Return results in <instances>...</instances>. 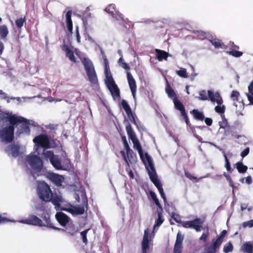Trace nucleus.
Returning a JSON list of instances; mask_svg holds the SVG:
<instances>
[{"label": "nucleus", "mask_w": 253, "mask_h": 253, "mask_svg": "<svg viewBox=\"0 0 253 253\" xmlns=\"http://www.w3.org/2000/svg\"><path fill=\"white\" fill-rule=\"evenodd\" d=\"M63 210L67 211L73 214L78 215L82 214L84 213V209L83 207H73L68 209H63Z\"/></svg>", "instance_id": "22"}, {"label": "nucleus", "mask_w": 253, "mask_h": 253, "mask_svg": "<svg viewBox=\"0 0 253 253\" xmlns=\"http://www.w3.org/2000/svg\"><path fill=\"white\" fill-rule=\"evenodd\" d=\"M121 65L122 67V68H123L125 69H129V68L127 64L125 62H122Z\"/></svg>", "instance_id": "58"}, {"label": "nucleus", "mask_w": 253, "mask_h": 253, "mask_svg": "<svg viewBox=\"0 0 253 253\" xmlns=\"http://www.w3.org/2000/svg\"><path fill=\"white\" fill-rule=\"evenodd\" d=\"M206 124L208 126H211L212 124V120L210 118H206L205 120Z\"/></svg>", "instance_id": "57"}, {"label": "nucleus", "mask_w": 253, "mask_h": 253, "mask_svg": "<svg viewBox=\"0 0 253 253\" xmlns=\"http://www.w3.org/2000/svg\"><path fill=\"white\" fill-rule=\"evenodd\" d=\"M122 140L124 142L125 149L127 148H128V147H129L128 144L126 141V137L125 136H123Z\"/></svg>", "instance_id": "51"}, {"label": "nucleus", "mask_w": 253, "mask_h": 253, "mask_svg": "<svg viewBox=\"0 0 253 253\" xmlns=\"http://www.w3.org/2000/svg\"><path fill=\"white\" fill-rule=\"evenodd\" d=\"M88 230H89V229H87V230H85L81 233V235L83 242L84 243H86L87 242V240L86 238V234Z\"/></svg>", "instance_id": "41"}, {"label": "nucleus", "mask_w": 253, "mask_h": 253, "mask_svg": "<svg viewBox=\"0 0 253 253\" xmlns=\"http://www.w3.org/2000/svg\"><path fill=\"white\" fill-rule=\"evenodd\" d=\"M63 198L60 195H58L57 194H53L52 193V199L51 201L53 204L55 205V209L56 210H58L60 207V204L61 203L63 202Z\"/></svg>", "instance_id": "20"}, {"label": "nucleus", "mask_w": 253, "mask_h": 253, "mask_svg": "<svg viewBox=\"0 0 253 253\" xmlns=\"http://www.w3.org/2000/svg\"><path fill=\"white\" fill-rule=\"evenodd\" d=\"M26 161L32 169L34 176L39 175L38 173L41 171L43 167L41 159L37 155L31 153L26 156Z\"/></svg>", "instance_id": "4"}, {"label": "nucleus", "mask_w": 253, "mask_h": 253, "mask_svg": "<svg viewBox=\"0 0 253 253\" xmlns=\"http://www.w3.org/2000/svg\"><path fill=\"white\" fill-rule=\"evenodd\" d=\"M199 38L200 39H203L204 38L206 33L203 31H200L199 32Z\"/></svg>", "instance_id": "59"}, {"label": "nucleus", "mask_w": 253, "mask_h": 253, "mask_svg": "<svg viewBox=\"0 0 253 253\" xmlns=\"http://www.w3.org/2000/svg\"><path fill=\"white\" fill-rule=\"evenodd\" d=\"M181 245L175 244L174 248V253H181Z\"/></svg>", "instance_id": "44"}, {"label": "nucleus", "mask_w": 253, "mask_h": 253, "mask_svg": "<svg viewBox=\"0 0 253 253\" xmlns=\"http://www.w3.org/2000/svg\"><path fill=\"white\" fill-rule=\"evenodd\" d=\"M6 154L12 157H17L26 152V148L18 145H8L5 149Z\"/></svg>", "instance_id": "11"}, {"label": "nucleus", "mask_w": 253, "mask_h": 253, "mask_svg": "<svg viewBox=\"0 0 253 253\" xmlns=\"http://www.w3.org/2000/svg\"><path fill=\"white\" fill-rule=\"evenodd\" d=\"M122 104L124 109L125 110L126 114L128 115V117H129L130 115L132 116L130 108L128 106V104L127 103V102L125 101H123L122 102Z\"/></svg>", "instance_id": "30"}, {"label": "nucleus", "mask_w": 253, "mask_h": 253, "mask_svg": "<svg viewBox=\"0 0 253 253\" xmlns=\"http://www.w3.org/2000/svg\"><path fill=\"white\" fill-rule=\"evenodd\" d=\"M8 34V29L5 25H0V38L4 39Z\"/></svg>", "instance_id": "27"}, {"label": "nucleus", "mask_w": 253, "mask_h": 253, "mask_svg": "<svg viewBox=\"0 0 253 253\" xmlns=\"http://www.w3.org/2000/svg\"><path fill=\"white\" fill-rule=\"evenodd\" d=\"M204 221L200 218H197L192 221H185L180 222L182 226L184 228L194 229L197 232H200L203 228L202 224Z\"/></svg>", "instance_id": "12"}, {"label": "nucleus", "mask_w": 253, "mask_h": 253, "mask_svg": "<svg viewBox=\"0 0 253 253\" xmlns=\"http://www.w3.org/2000/svg\"><path fill=\"white\" fill-rule=\"evenodd\" d=\"M226 231L223 230L222 232V233H221L220 236L219 237V238H220L222 239V238L224 237V236L226 235Z\"/></svg>", "instance_id": "62"}, {"label": "nucleus", "mask_w": 253, "mask_h": 253, "mask_svg": "<svg viewBox=\"0 0 253 253\" xmlns=\"http://www.w3.org/2000/svg\"><path fill=\"white\" fill-rule=\"evenodd\" d=\"M115 10V5L114 4H111L108 5L105 9V11L108 13L113 14L114 11Z\"/></svg>", "instance_id": "37"}, {"label": "nucleus", "mask_w": 253, "mask_h": 253, "mask_svg": "<svg viewBox=\"0 0 253 253\" xmlns=\"http://www.w3.org/2000/svg\"><path fill=\"white\" fill-rule=\"evenodd\" d=\"M211 43L215 46V47L217 48L219 47L221 43L218 40H212L210 41Z\"/></svg>", "instance_id": "45"}, {"label": "nucleus", "mask_w": 253, "mask_h": 253, "mask_svg": "<svg viewBox=\"0 0 253 253\" xmlns=\"http://www.w3.org/2000/svg\"><path fill=\"white\" fill-rule=\"evenodd\" d=\"M154 236V234L153 236L150 235V231L149 229L147 228L144 230L143 240L141 242L142 253H149L151 251L152 248L151 242Z\"/></svg>", "instance_id": "8"}, {"label": "nucleus", "mask_w": 253, "mask_h": 253, "mask_svg": "<svg viewBox=\"0 0 253 253\" xmlns=\"http://www.w3.org/2000/svg\"><path fill=\"white\" fill-rule=\"evenodd\" d=\"M249 90L253 89V81L250 84L249 86H248Z\"/></svg>", "instance_id": "64"}, {"label": "nucleus", "mask_w": 253, "mask_h": 253, "mask_svg": "<svg viewBox=\"0 0 253 253\" xmlns=\"http://www.w3.org/2000/svg\"><path fill=\"white\" fill-rule=\"evenodd\" d=\"M62 49L66 52V56L72 62H75L76 59L74 55V48L70 44H66L65 42L62 47Z\"/></svg>", "instance_id": "16"}, {"label": "nucleus", "mask_w": 253, "mask_h": 253, "mask_svg": "<svg viewBox=\"0 0 253 253\" xmlns=\"http://www.w3.org/2000/svg\"><path fill=\"white\" fill-rule=\"evenodd\" d=\"M29 125L35 126L36 123L32 120H27L16 115H11L7 118L0 119V138L1 141L9 142L13 140L15 126L18 127L19 134L23 132L29 133L30 130Z\"/></svg>", "instance_id": "1"}, {"label": "nucleus", "mask_w": 253, "mask_h": 253, "mask_svg": "<svg viewBox=\"0 0 253 253\" xmlns=\"http://www.w3.org/2000/svg\"><path fill=\"white\" fill-rule=\"evenodd\" d=\"M241 249L248 253H253V244L251 242H245L242 245Z\"/></svg>", "instance_id": "25"}, {"label": "nucleus", "mask_w": 253, "mask_h": 253, "mask_svg": "<svg viewBox=\"0 0 253 253\" xmlns=\"http://www.w3.org/2000/svg\"><path fill=\"white\" fill-rule=\"evenodd\" d=\"M44 159L49 160L53 166L57 169H62L60 161L58 157L54 155L53 151L44 149L42 153Z\"/></svg>", "instance_id": "10"}, {"label": "nucleus", "mask_w": 253, "mask_h": 253, "mask_svg": "<svg viewBox=\"0 0 253 253\" xmlns=\"http://www.w3.org/2000/svg\"><path fill=\"white\" fill-rule=\"evenodd\" d=\"M50 179L53 181L56 185L60 186L64 180L63 176L59 175L54 173H52L49 175Z\"/></svg>", "instance_id": "19"}, {"label": "nucleus", "mask_w": 253, "mask_h": 253, "mask_svg": "<svg viewBox=\"0 0 253 253\" xmlns=\"http://www.w3.org/2000/svg\"><path fill=\"white\" fill-rule=\"evenodd\" d=\"M185 175L187 177H188V178H189L191 180H194V179H197V178L196 177L192 176L191 174H190L188 172H185Z\"/></svg>", "instance_id": "52"}, {"label": "nucleus", "mask_w": 253, "mask_h": 253, "mask_svg": "<svg viewBox=\"0 0 253 253\" xmlns=\"http://www.w3.org/2000/svg\"><path fill=\"white\" fill-rule=\"evenodd\" d=\"M139 154L141 160L143 162L146 168L148 171V174L151 181L157 187L159 190L161 197L163 199L164 202H166V197L165 196L162 185L159 180L157 179V174L154 168L152 158L150 156L148 155L147 153L143 154L142 152Z\"/></svg>", "instance_id": "2"}, {"label": "nucleus", "mask_w": 253, "mask_h": 253, "mask_svg": "<svg viewBox=\"0 0 253 253\" xmlns=\"http://www.w3.org/2000/svg\"><path fill=\"white\" fill-rule=\"evenodd\" d=\"M150 195H151V197L152 199L154 201L157 199L156 195L155 194V193H154L153 192H150Z\"/></svg>", "instance_id": "61"}, {"label": "nucleus", "mask_w": 253, "mask_h": 253, "mask_svg": "<svg viewBox=\"0 0 253 253\" xmlns=\"http://www.w3.org/2000/svg\"><path fill=\"white\" fill-rule=\"evenodd\" d=\"M35 143L34 147L35 152H37L38 155L40 154V149L41 147L48 148L50 147L48 137L45 135H40L33 139Z\"/></svg>", "instance_id": "9"}, {"label": "nucleus", "mask_w": 253, "mask_h": 253, "mask_svg": "<svg viewBox=\"0 0 253 253\" xmlns=\"http://www.w3.org/2000/svg\"><path fill=\"white\" fill-rule=\"evenodd\" d=\"M246 182L250 184L252 182V178L251 176H249L246 178Z\"/></svg>", "instance_id": "60"}, {"label": "nucleus", "mask_w": 253, "mask_h": 253, "mask_svg": "<svg viewBox=\"0 0 253 253\" xmlns=\"http://www.w3.org/2000/svg\"><path fill=\"white\" fill-rule=\"evenodd\" d=\"M38 195L39 198L44 202H49L52 199V192L49 186L44 182H40L38 184Z\"/></svg>", "instance_id": "7"}, {"label": "nucleus", "mask_w": 253, "mask_h": 253, "mask_svg": "<svg viewBox=\"0 0 253 253\" xmlns=\"http://www.w3.org/2000/svg\"><path fill=\"white\" fill-rule=\"evenodd\" d=\"M127 78L128 80L129 86L131 90L132 94L133 95V97L135 98V93L136 90V85L135 81L134 78H133L132 76L129 72L127 73Z\"/></svg>", "instance_id": "17"}, {"label": "nucleus", "mask_w": 253, "mask_h": 253, "mask_svg": "<svg viewBox=\"0 0 253 253\" xmlns=\"http://www.w3.org/2000/svg\"><path fill=\"white\" fill-rule=\"evenodd\" d=\"M222 243V239L220 238H218L216 241L213 243L212 246L216 249L218 248Z\"/></svg>", "instance_id": "42"}, {"label": "nucleus", "mask_w": 253, "mask_h": 253, "mask_svg": "<svg viewBox=\"0 0 253 253\" xmlns=\"http://www.w3.org/2000/svg\"><path fill=\"white\" fill-rule=\"evenodd\" d=\"M126 130L129 138L131 140L133 144V148L138 151L139 154L143 152L140 144L137 139L134 132L133 131L130 125H128L126 127Z\"/></svg>", "instance_id": "13"}, {"label": "nucleus", "mask_w": 253, "mask_h": 253, "mask_svg": "<svg viewBox=\"0 0 253 253\" xmlns=\"http://www.w3.org/2000/svg\"><path fill=\"white\" fill-rule=\"evenodd\" d=\"M166 92L168 95V96L172 98L174 101V99H176L175 98V94L174 91L169 87L166 88Z\"/></svg>", "instance_id": "32"}, {"label": "nucleus", "mask_w": 253, "mask_h": 253, "mask_svg": "<svg viewBox=\"0 0 253 253\" xmlns=\"http://www.w3.org/2000/svg\"><path fill=\"white\" fill-rule=\"evenodd\" d=\"M208 234L207 233H203L201 237L200 238V239L201 240H203L204 241H206L207 237L208 236Z\"/></svg>", "instance_id": "55"}, {"label": "nucleus", "mask_w": 253, "mask_h": 253, "mask_svg": "<svg viewBox=\"0 0 253 253\" xmlns=\"http://www.w3.org/2000/svg\"><path fill=\"white\" fill-rule=\"evenodd\" d=\"M239 96H240L239 92L236 90H233L232 92V93L231 94V97L232 99L233 100V101L234 102L233 105L236 107V109L237 110L238 109L237 107H238V105L239 106V107L241 109L242 108H243V104L242 103V102L239 101L238 104L235 102V101H239Z\"/></svg>", "instance_id": "21"}, {"label": "nucleus", "mask_w": 253, "mask_h": 253, "mask_svg": "<svg viewBox=\"0 0 253 253\" xmlns=\"http://www.w3.org/2000/svg\"><path fill=\"white\" fill-rule=\"evenodd\" d=\"M237 169L240 173H244L247 170V167L244 165L242 163L238 162L236 164Z\"/></svg>", "instance_id": "29"}, {"label": "nucleus", "mask_w": 253, "mask_h": 253, "mask_svg": "<svg viewBox=\"0 0 253 253\" xmlns=\"http://www.w3.org/2000/svg\"><path fill=\"white\" fill-rule=\"evenodd\" d=\"M224 176L226 177V179L229 181L230 186H231L233 188V189H234V186L233 184V182L232 181V179H231V178L230 177V176L229 175H227L226 174H224ZM232 193H233V195H234V189H233Z\"/></svg>", "instance_id": "43"}, {"label": "nucleus", "mask_w": 253, "mask_h": 253, "mask_svg": "<svg viewBox=\"0 0 253 253\" xmlns=\"http://www.w3.org/2000/svg\"><path fill=\"white\" fill-rule=\"evenodd\" d=\"M224 157L225 158L226 164H225V167L227 169V170L229 171L231 170V167L230 166L229 162L227 158V157L225 154H224Z\"/></svg>", "instance_id": "47"}, {"label": "nucleus", "mask_w": 253, "mask_h": 253, "mask_svg": "<svg viewBox=\"0 0 253 253\" xmlns=\"http://www.w3.org/2000/svg\"><path fill=\"white\" fill-rule=\"evenodd\" d=\"M183 240V236L180 233H178L176 237V240L175 242L176 244L181 245Z\"/></svg>", "instance_id": "40"}, {"label": "nucleus", "mask_w": 253, "mask_h": 253, "mask_svg": "<svg viewBox=\"0 0 253 253\" xmlns=\"http://www.w3.org/2000/svg\"><path fill=\"white\" fill-rule=\"evenodd\" d=\"M0 97L2 99L7 98V95L5 93L3 92L2 90H0Z\"/></svg>", "instance_id": "56"}, {"label": "nucleus", "mask_w": 253, "mask_h": 253, "mask_svg": "<svg viewBox=\"0 0 253 253\" xmlns=\"http://www.w3.org/2000/svg\"><path fill=\"white\" fill-rule=\"evenodd\" d=\"M173 102L175 107L181 111V115L184 117L186 124H188V118L185 112L183 105L176 99H174Z\"/></svg>", "instance_id": "23"}, {"label": "nucleus", "mask_w": 253, "mask_h": 253, "mask_svg": "<svg viewBox=\"0 0 253 253\" xmlns=\"http://www.w3.org/2000/svg\"><path fill=\"white\" fill-rule=\"evenodd\" d=\"M17 222L26 224L42 226V220L34 215H30L29 217L18 220Z\"/></svg>", "instance_id": "14"}, {"label": "nucleus", "mask_w": 253, "mask_h": 253, "mask_svg": "<svg viewBox=\"0 0 253 253\" xmlns=\"http://www.w3.org/2000/svg\"><path fill=\"white\" fill-rule=\"evenodd\" d=\"M177 74L180 77L183 78H187L186 70L185 69H181L180 70L176 71Z\"/></svg>", "instance_id": "39"}, {"label": "nucleus", "mask_w": 253, "mask_h": 253, "mask_svg": "<svg viewBox=\"0 0 253 253\" xmlns=\"http://www.w3.org/2000/svg\"><path fill=\"white\" fill-rule=\"evenodd\" d=\"M63 165H61V166L63 167V169H64V167H67L68 168L70 164V161L68 158H65L64 161H63Z\"/></svg>", "instance_id": "46"}, {"label": "nucleus", "mask_w": 253, "mask_h": 253, "mask_svg": "<svg viewBox=\"0 0 253 253\" xmlns=\"http://www.w3.org/2000/svg\"><path fill=\"white\" fill-rule=\"evenodd\" d=\"M113 17H115L117 20H120L121 19H123V16L121 14H120L119 12H118L117 15L116 16H114V14H113Z\"/></svg>", "instance_id": "53"}, {"label": "nucleus", "mask_w": 253, "mask_h": 253, "mask_svg": "<svg viewBox=\"0 0 253 253\" xmlns=\"http://www.w3.org/2000/svg\"><path fill=\"white\" fill-rule=\"evenodd\" d=\"M127 154V157L125 155L124 151H121V153L124 157V159L126 162L127 163L128 165H129V163H133L136 161V156L134 154L132 150L128 147V148H126Z\"/></svg>", "instance_id": "15"}, {"label": "nucleus", "mask_w": 253, "mask_h": 253, "mask_svg": "<svg viewBox=\"0 0 253 253\" xmlns=\"http://www.w3.org/2000/svg\"><path fill=\"white\" fill-rule=\"evenodd\" d=\"M82 63L84 67L88 80L91 84H97V77L91 61L88 58L84 57L82 60Z\"/></svg>", "instance_id": "6"}, {"label": "nucleus", "mask_w": 253, "mask_h": 253, "mask_svg": "<svg viewBox=\"0 0 253 253\" xmlns=\"http://www.w3.org/2000/svg\"><path fill=\"white\" fill-rule=\"evenodd\" d=\"M233 248V247L232 244L231 243H228L224 246L223 251L225 253L230 252L232 251Z\"/></svg>", "instance_id": "36"}, {"label": "nucleus", "mask_w": 253, "mask_h": 253, "mask_svg": "<svg viewBox=\"0 0 253 253\" xmlns=\"http://www.w3.org/2000/svg\"><path fill=\"white\" fill-rule=\"evenodd\" d=\"M248 100L250 101V104L253 105V97L250 95L249 93H246Z\"/></svg>", "instance_id": "54"}, {"label": "nucleus", "mask_w": 253, "mask_h": 253, "mask_svg": "<svg viewBox=\"0 0 253 253\" xmlns=\"http://www.w3.org/2000/svg\"><path fill=\"white\" fill-rule=\"evenodd\" d=\"M26 22V20L25 17L24 18H20L19 19H18L15 21V24L16 26L18 28H21L23 26L24 23Z\"/></svg>", "instance_id": "31"}, {"label": "nucleus", "mask_w": 253, "mask_h": 253, "mask_svg": "<svg viewBox=\"0 0 253 253\" xmlns=\"http://www.w3.org/2000/svg\"><path fill=\"white\" fill-rule=\"evenodd\" d=\"M198 99L200 100H207L209 99L212 102H216L220 105L223 103V100L218 92H214L211 90L206 91L205 90H200L199 92Z\"/></svg>", "instance_id": "5"}, {"label": "nucleus", "mask_w": 253, "mask_h": 253, "mask_svg": "<svg viewBox=\"0 0 253 253\" xmlns=\"http://www.w3.org/2000/svg\"><path fill=\"white\" fill-rule=\"evenodd\" d=\"M227 53L231 55H232L236 57H239L243 55V52L241 51H235V50H231L229 51H227Z\"/></svg>", "instance_id": "33"}, {"label": "nucleus", "mask_w": 253, "mask_h": 253, "mask_svg": "<svg viewBox=\"0 0 253 253\" xmlns=\"http://www.w3.org/2000/svg\"><path fill=\"white\" fill-rule=\"evenodd\" d=\"M155 50L157 53L156 56L159 61H161L163 59H167L169 56L168 53L158 49H156Z\"/></svg>", "instance_id": "26"}, {"label": "nucleus", "mask_w": 253, "mask_h": 253, "mask_svg": "<svg viewBox=\"0 0 253 253\" xmlns=\"http://www.w3.org/2000/svg\"><path fill=\"white\" fill-rule=\"evenodd\" d=\"M7 221L15 222V221L11 220L2 216H0V224Z\"/></svg>", "instance_id": "48"}, {"label": "nucleus", "mask_w": 253, "mask_h": 253, "mask_svg": "<svg viewBox=\"0 0 253 253\" xmlns=\"http://www.w3.org/2000/svg\"><path fill=\"white\" fill-rule=\"evenodd\" d=\"M163 222V219L162 218V215L160 213L158 214V218L156 221L155 224L153 228V234H155V231H156L158 229V228L162 224Z\"/></svg>", "instance_id": "28"}, {"label": "nucleus", "mask_w": 253, "mask_h": 253, "mask_svg": "<svg viewBox=\"0 0 253 253\" xmlns=\"http://www.w3.org/2000/svg\"><path fill=\"white\" fill-rule=\"evenodd\" d=\"M154 202H155V203L156 204V205L159 208H161V205L159 202V200L158 199H156L155 200H154Z\"/></svg>", "instance_id": "63"}, {"label": "nucleus", "mask_w": 253, "mask_h": 253, "mask_svg": "<svg viewBox=\"0 0 253 253\" xmlns=\"http://www.w3.org/2000/svg\"><path fill=\"white\" fill-rule=\"evenodd\" d=\"M215 252L216 249L212 245L210 247L205 248L203 253H215Z\"/></svg>", "instance_id": "35"}, {"label": "nucleus", "mask_w": 253, "mask_h": 253, "mask_svg": "<svg viewBox=\"0 0 253 253\" xmlns=\"http://www.w3.org/2000/svg\"><path fill=\"white\" fill-rule=\"evenodd\" d=\"M104 62L106 75L105 83L111 93L113 97L114 98L118 97L120 95L119 89L115 84L111 73L108 71V63L107 62L106 59H104Z\"/></svg>", "instance_id": "3"}, {"label": "nucleus", "mask_w": 253, "mask_h": 253, "mask_svg": "<svg viewBox=\"0 0 253 253\" xmlns=\"http://www.w3.org/2000/svg\"><path fill=\"white\" fill-rule=\"evenodd\" d=\"M249 148H246L241 154V155L242 157V158H244L245 156H246L249 154Z\"/></svg>", "instance_id": "50"}, {"label": "nucleus", "mask_w": 253, "mask_h": 253, "mask_svg": "<svg viewBox=\"0 0 253 253\" xmlns=\"http://www.w3.org/2000/svg\"><path fill=\"white\" fill-rule=\"evenodd\" d=\"M72 11L69 10L66 14V25L68 31L72 33L73 30V24L71 20Z\"/></svg>", "instance_id": "24"}, {"label": "nucleus", "mask_w": 253, "mask_h": 253, "mask_svg": "<svg viewBox=\"0 0 253 253\" xmlns=\"http://www.w3.org/2000/svg\"><path fill=\"white\" fill-rule=\"evenodd\" d=\"M193 112L195 117L197 119L202 120L204 119V116L202 113L199 112L196 110H194Z\"/></svg>", "instance_id": "34"}, {"label": "nucleus", "mask_w": 253, "mask_h": 253, "mask_svg": "<svg viewBox=\"0 0 253 253\" xmlns=\"http://www.w3.org/2000/svg\"><path fill=\"white\" fill-rule=\"evenodd\" d=\"M215 106V111L218 113H223L225 111V106L224 105L221 106V104Z\"/></svg>", "instance_id": "38"}, {"label": "nucleus", "mask_w": 253, "mask_h": 253, "mask_svg": "<svg viewBox=\"0 0 253 253\" xmlns=\"http://www.w3.org/2000/svg\"><path fill=\"white\" fill-rule=\"evenodd\" d=\"M243 226L244 227H252L253 226V222H252V220L249 221L245 222L243 223Z\"/></svg>", "instance_id": "49"}, {"label": "nucleus", "mask_w": 253, "mask_h": 253, "mask_svg": "<svg viewBox=\"0 0 253 253\" xmlns=\"http://www.w3.org/2000/svg\"><path fill=\"white\" fill-rule=\"evenodd\" d=\"M55 217L62 226H65L69 221L68 216L62 212H57L55 215Z\"/></svg>", "instance_id": "18"}]
</instances>
